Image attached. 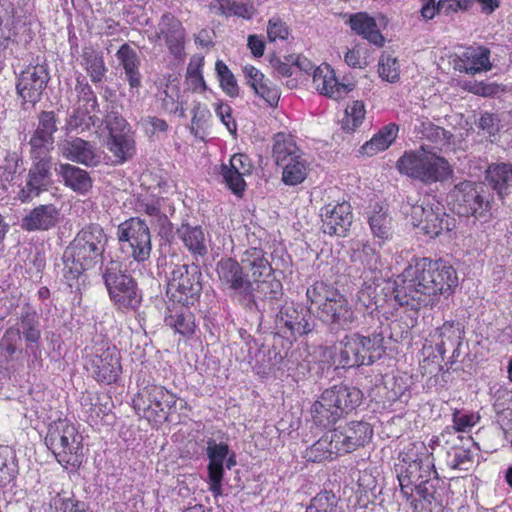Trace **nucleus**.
Segmentation results:
<instances>
[{"label": "nucleus", "mask_w": 512, "mask_h": 512, "mask_svg": "<svg viewBox=\"0 0 512 512\" xmlns=\"http://www.w3.org/2000/svg\"><path fill=\"white\" fill-rule=\"evenodd\" d=\"M49 512H86V505L73 498L57 495L51 500Z\"/></svg>", "instance_id": "nucleus-58"}, {"label": "nucleus", "mask_w": 512, "mask_h": 512, "mask_svg": "<svg viewBox=\"0 0 512 512\" xmlns=\"http://www.w3.org/2000/svg\"><path fill=\"white\" fill-rule=\"evenodd\" d=\"M254 92L261 97L270 106H276L280 99L279 89L273 85L268 79L253 89Z\"/></svg>", "instance_id": "nucleus-63"}, {"label": "nucleus", "mask_w": 512, "mask_h": 512, "mask_svg": "<svg viewBox=\"0 0 512 512\" xmlns=\"http://www.w3.org/2000/svg\"><path fill=\"white\" fill-rule=\"evenodd\" d=\"M486 179L500 196L507 194L512 187V164L504 162L491 164L486 171Z\"/></svg>", "instance_id": "nucleus-45"}, {"label": "nucleus", "mask_w": 512, "mask_h": 512, "mask_svg": "<svg viewBox=\"0 0 512 512\" xmlns=\"http://www.w3.org/2000/svg\"><path fill=\"white\" fill-rule=\"evenodd\" d=\"M411 221L431 238L455 227V219L445 212L444 206L434 197H425L420 204H411Z\"/></svg>", "instance_id": "nucleus-11"}, {"label": "nucleus", "mask_w": 512, "mask_h": 512, "mask_svg": "<svg viewBox=\"0 0 512 512\" xmlns=\"http://www.w3.org/2000/svg\"><path fill=\"white\" fill-rule=\"evenodd\" d=\"M206 444V456L209 460L207 465V484L213 496L218 497L223 493L224 462L229 455L230 449L227 443H218L213 438H209Z\"/></svg>", "instance_id": "nucleus-20"}, {"label": "nucleus", "mask_w": 512, "mask_h": 512, "mask_svg": "<svg viewBox=\"0 0 512 512\" xmlns=\"http://www.w3.org/2000/svg\"><path fill=\"white\" fill-rule=\"evenodd\" d=\"M17 473L14 451L8 446H0V485L5 486L10 483Z\"/></svg>", "instance_id": "nucleus-51"}, {"label": "nucleus", "mask_w": 512, "mask_h": 512, "mask_svg": "<svg viewBox=\"0 0 512 512\" xmlns=\"http://www.w3.org/2000/svg\"><path fill=\"white\" fill-rule=\"evenodd\" d=\"M306 296L320 318L339 328H350L356 315L348 299L332 284L317 281L307 288Z\"/></svg>", "instance_id": "nucleus-4"}, {"label": "nucleus", "mask_w": 512, "mask_h": 512, "mask_svg": "<svg viewBox=\"0 0 512 512\" xmlns=\"http://www.w3.org/2000/svg\"><path fill=\"white\" fill-rule=\"evenodd\" d=\"M216 272L221 286L228 290L231 296L247 302L252 300L255 287L247 278L240 262L233 258L221 259L217 263Z\"/></svg>", "instance_id": "nucleus-18"}, {"label": "nucleus", "mask_w": 512, "mask_h": 512, "mask_svg": "<svg viewBox=\"0 0 512 512\" xmlns=\"http://www.w3.org/2000/svg\"><path fill=\"white\" fill-rule=\"evenodd\" d=\"M252 163L250 158L245 154H234L229 164H222L220 168V175L222 182L232 191L236 196H241L245 190L246 183L244 176L251 174Z\"/></svg>", "instance_id": "nucleus-23"}, {"label": "nucleus", "mask_w": 512, "mask_h": 512, "mask_svg": "<svg viewBox=\"0 0 512 512\" xmlns=\"http://www.w3.org/2000/svg\"><path fill=\"white\" fill-rule=\"evenodd\" d=\"M50 80L46 64L27 66L17 77L16 93L24 109L34 107L40 100Z\"/></svg>", "instance_id": "nucleus-16"}, {"label": "nucleus", "mask_w": 512, "mask_h": 512, "mask_svg": "<svg viewBox=\"0 0 512 512\" xmlns=\"http://www.w3.org/2000/svg\"><path fill=\"white\" fill-rule=\"evenodd\" d=\"M351 29L376 46H382L384 37L377 29L375 20L366 13L353 14L349 19Z\"/></svg>", "instance_id": "nucleus-42"}, {"label": "nucleus", "mask_w": 512, "mask_h": 512, "mask_svg": "<svg viewBox=\"0 0 512 512\" xmlns=\"http://www.w3.org/2000/svg\"><path fill=\"white\" fill-rule=\"evenodd\" d=\"M62 177L64 185L79 194H86L92 187V181L89 174L74 165L60 164L56 169Z\"/></svg>", "instance_id": "nucleus-38"}, {"label": "nucleus", "mask_w": 512, "mask_h": 512, "mask_svg": "<svg viewBox=\"0 0 512 512\" xmlns=\"http://www.w3.org/2000/svg\"><path fill=\"white\" fill-rule=\"evenodd\" d=\"M83 437L73 423L59 419L49 426L45 438L47 447L53 452L57 461L67 467H79L83 458Z\"/></svg>", "instance_id": "nucleus-8"}, {"label": "nucleus", "mask_w": 512, "mask_h": 512, "mask_svg": "<svg viewBox=\"0 0 512 512\" xmlns=\"http://www.w3.org/2000/svg\"><path fill=\"white\" fill-rule=\"evenodd\" d=\"M336 450L345 455L365 446L373 436L371 425L364 421H351L331 430Z\"/></svg>", "instance_id": "nucleus-19"}, {"label": "nucleus", "mask_w": 512, "mask_h": 512, "mask_svg": "<svg viewBox=\"0 0 512 512\" xmlns=\"http://www.w3.org/2000/svg\"><path fill=\"white\" fill-rule=\"evenodd\" d=\"M164 322L166 326L182 336L192 335L196 328L195 317L189 306L175 302L168 306Z\"/></svg>", "instance_id": "nucleus-32"}, {"label": "nucleus", "mask_w": 512, "mask_h": 512, "mask_svg": "<svg viewBox=\"0 0 512 512\" xmlns=\"http://www.w3.org/2000/svg\"><path fill=\"white\" fill-rule=\"evenodd\" d=\"M480 420V416L471 412L455 411L453 414L454 428L458 432H466L474 427Z\"/></svg>", "instance_id": "nucleus-62"}, {"label": "nucleus", "mask_w": 512, "mask_h": 512, "mask_svg": "<svg viewBox=\"0 0 512 512\" xmlns=\"http://www.w3.org/2000/svg\"><path fill=\"white\" fill-rule=\"evenodd\" d=\"M463 445H454L447 451L446 464L448 467L459 471H469L474 464L475 453L471 449L474 442L471 437L466 438Z\"/></svg>", "instance_id": "nucleus-36"}, {"label": "nucleus", "mask_w": 512, "mask_h": 512, "mask_svg": "<svg viewBox=\"0 0 512 512\" xmlns=\"http://www.w3.org/2000/svg\"><path fill=\"white\" fill-rule=\"evenodd\" d=\"M240 264L253 285L269 284L271 288L269 298L277 297L281 290V283L277 280H269L273 276V268L263 249L256 247L246 249L241 255Z\"/></svg>", "instance_id": "nucleus-17"}, {"label": "nucleus", "mask_w": 512, "mask_h": 512, "mask_svg": "<svg viewBox=\"0 0 512 512\" xmlns=\"http://www.w3.org/2000/svg\"><path fill=\"white\" fill-rule=\"evenodd\" d=\"M178 397L175 393L159 384H147L139 389L133 399L136 413L149 422L162 423L176 412Z\"/></svg>", "instance_id": "nucleus-9"}, {"label": "nucleus", "mask_w": 512, "mask_h": 512, "mask_svg": "<svg viewBox=\"0 0 512 512\" xmlns=\"http://www.w3.org/2000/svg\"><path fill=\"white\" fill-rule=\"evenodd\" d=\"M313 87L321 94L337 99L345 91V86L338 82L333 69L328 64L318 66L313 71Z\"/></svg>", "instance_id": "nucleus-35"}, {"label": "nucleus", "mask_w": 512, "mask_h": 512, "mask_svg": "<svg viewBox=\"0 0 512 512\" xmlns=\"http://www.w3.org/2000/svg\"><path fill=\"white\" fill-rule=\"evenodd\" d=\"M463 334L459 323L446 321L431 334V338L435 344V350L443 358L449 349L453 350V354L459 349Z\"/></svg>", "instance_id": "nucleus-31"}, {"label": "nucleus", "mask_w": 512, "mask_h": 512, "mask_svg": "<svg viewBox=\"0 0 512 512\" xmlns=\"http://www.w3.org/2000/svg\"><path fill=\"white\" fill-rule=\"evenodd\" d=\"M215 71L222 90L230 97H237L239 95V86L229 67L222 60H217Z\"/></svg>", "instance_id": "nucleus-53"}, {"label": "nucleus", "mask_w": 512, "mask_h": 512, "mask_svg": "<svg viewBox=\"0 0 512 512\" xmlns=\"http://www.w3.org/2000/svg\"><path fill=\"white\" fill-rule=\"evenodd\" d=\"M314 328L315 321L311 311L294 303H285L275 315V334L287 339L290 343L308 335Z\"/></svg>", "instance_id": "nucleus-12"}, {"label": "nucleus", "mask_w": 512, "mask_h": 512, "mask_svg": "<svg viewBox=\"0 0 512 512\" xmlns=\"http://www.w3.org/2000/svg\"><path fill=\"white\" fill-rule=\"evenodd\" d=\"M267 36L270 42L286 40L289 36V28L282 19L274 16L268 21Z\"/></svg>", "instance_id": "nucleus-61"}, {"label": "nucleus", "mask_w": 512, "mask_h": 512, "mask_svg": "<svg viewBox=\"0 0 512 512\" xmlns=\"http://www.w3.org/2000/svg\"><path fill=\"white\" fill-rule=\"evenodd\" d=\"M368 214V223L372 235L382 245L391 239L393 233V220L388 209L378 203L370 207Z\"/></svg>", "instance_id": "nucleus-33"}, {"label": "nucleus", "mask_w": 512, "mask_h": 512, "mask_svg": "<svg viewBox=\"0 0 512 512\" xmlns=\"http://www.w3.org/2000/svg\"><path fill=\"white\" fill-rule=\"evenodd\" d=\"M20 1L5 0L0 3V50L6 49L11 38L16 35V27L24 18Z\"/></svg>", "instance_id": "nucleus-29"}, {"label": "nucleus", "mask_w": 512, "mask_h": 512, "mask_svg": "<svg viewBox=\"0 0 512 512\" xmlns=\"http://www.w3.org/2000/svg\"><path fill=\"white\" fill-rule=\"evenodd\" d=\"M38 119V126L30 139L31 153L48 155L53 148V135L57 130L56 115L53 111H43Z\"/></svg>", "instance_id": "nucleus-25"}, {"label": "nucleus", "mask_w": 512, "mask_h": 512, "mask_svg": "<svg viewBox=\"0 0 512 512\" xmlns=\"http://www.w3.org/2000/svg\"><path fill=\"white\" fill-rule=\"evenodd\" d=\"M34 163L29 170L28 179L25 187L18 192V198L21 202H29L34 197L40 195L42 191L47 190L51 181V160L47 155L38 156L31 153Z\"/></svg>", "instance_id": "nucleus-21"}, {"label": "nucleus", "mask_w": 512, "mask_h": 512, "mask_svg": "<svg viewBox=\"0 0 512 512\" xmlns=\"http://www.w3.org/2000/svg\"><path fill=\"white\" fill-rule=\"evenodd\" d=\"M107 148L117 164H123L131 159L136 151L133 137L126 132L114 133L109 136Z\"/></svg>", "instance_id": "nucleus-44"}, {"label": "nucleus", "mask_w": 512, "mask_h": 512, "mask_svg": "<svg viewBox=\"0 0 512 512\" xmlns=\"http://www.w3.org/2000/svg\"><path fill=\"white\" fill-rule=\"evenodd\" d=\"M105 123L106 128L109 130V136L114 133H123L128 126L126 120L121 116L117 107L110 103L105 107V115L101 124Z\"/></svg>", "instance_id": "nucleus-55"}, {"label": "nucleus", "mask_w": 512, "mask_h": 512, "mask_svg": "<svg viewBox=\"0 0 512 512\" xmlns=\"http://www.w3.org/2000/svg\"><path fill=\"white\" fill-rule=\"evenodd\" d=\"M379 76L388 82L399 80V64L395 57L389 53H383L379 59Z\"/></svg>", "instance_id": "nucleus-56"}, {"label": "nucleus", "mask_w": 512, "mask_h": 512, "mask_svg": "<svg viewBox=\"0 0 512 512\" xmlns=\"http://www.w3.org/2000/svg\"><path fill=\"white\" fill-rule=\"evenodd\" d=\"M86 369L99 383H115L122 372L120 352L109 343L96 344L89 356Z\"/></svg>", "instance_id": "nucleus-15"}, {"label": "nucleus", "mask_w": 512, "mask_h": 512, "mask_svg": "<svg viewBox=\"0 0 512 512\" xmlns=\"http://www.w3.org/2000/svg\"><path fill=\"white\" fill-rule=\"evenodd\" d=\"M490 51L483 46L466 48L454 61V67L460 72L475 75L492 68Z\"/></svg>", "instance_id": "nucleus-27"}, {"label": "nucleus", "mask_w": 512, "mask_h": 512, "mask_svg": "<svg viewBox=\"0 0 512 512\" xmlns=\"http://www.w3.org/2000/svg\"><path fill=\"white\" fill-rule=\"evenodd\" d=\"M322 231L330 236H345L352 224V207L344 201L321 208Z\"/></svg>", "instance_id": "nucleus-22"}, {"label": "nucleus", "mask_w": 512, "mask_h": 512, "mask_svg": "<svg viewBox=\"0 0 512 512\" xmlns=\"http://www.w3.org/2000/svg\"><path fill=\"white\" fill-rule=\"evenodd\" d=\"M118 241L130 249L131 257L141 263L150 258L152 251L151 234L146 222L139 217H131L118 225Z\"/></svg>", "instance_id": "nucleus-14"}, {"label": "nucleus", "mask_w": 512, "mask_h": 512, "mask_svg": "<svg viewBox=\"0 0 512 512\" xmlns=\"http://www.w3.org/2000/svg\"><path fill=\"white\" fill-rule=\"evenodd\" d=\"M396 167L401 174L424 184L443 182L453 173L451 165L444 157L423 147L404 152L397 160Z\"/></svg>", "instance_id": "nucleus-7"}, {"label": "nucleus", "mask_w": 512, "mask_h": 512, "mask_svg": "<svg viewBox=\"0 0 512 512\" xmlns=\"http://www.w3.org/2000/svg\"><path fill=\"white\" fill-rule=\"evenodd\" d=\"M438 486L439 478L437 476V471L435 470V474L420 479L416 484L414 492H416L425 501L431 502L432 500L437 499Z\"/></svg>", "instance_id": "nucleus-57"}, {"label": "nucleus", "mask_w": 512, "mask_h": 512, "mask_svg": "<svg viewBox=\"0 0 512 512\" xmlns=\"http://www.w3.org/2000/svg\"><path fill=\"white\" fill-rule=\"evenodd\" d=\"M338 501L332 491H321L311 500L305 512H337Z\"/></svg>", "instance_id": "nucleus-54"}, {"label": "nucleus", "mask_w": 512, "mask_h": 512, "mask_svg": "<svg viewBox=\"0 0 512 512\" xmlns=\"http://www.w3.org/2000/svg\"><path fill=\"white\" fill-rule=\"evenodd\" d=\"M76 90L78 91L79 101L83 103L81 106H87L92 111L99 110L97 97L87 82L77 79Z\"/></svg>", "instance_id": "nucleus-60"}, {"label": "nucleus", "mask_w": 512, "mask_h": 512, "mask_svg": "<svg viewBox=\"0 0 512 512\" xmlns=\"http://www.w3.org/2000/svg\"><path fill=\"white\" fill-rule=\"evenodd\" d=\"M155 38H163L172 55H181L184 49L185 30L182 23L172 14L165 13L161 16Z\"/></svg>", "instance_id": "nucleus-26"}, {"label": "nucleus", "mask_w": 512, "mask_h": 512, "mask_svg": "<svg viewBox=\"0 0 512 512\" xmlns=\"http://www.w3.org/2000/svg\"><path fill=\"white\" fill-rule=\"evenodd\" d=\"M116 58L123 67L125 78L128 81L131 90L138 91L142 83L140 73V59L137 52L127 43L120 46L116 52Z\"/></svg>", "instance_id": "nucleus-34"}, {"label": "nucleus", "mask_w": 512, "mask_h": 512, "mask_svg": "<svg viewBox=\"0 0 512 512\" xmlns=\"http://www.w3.org/2000/svg\"><path fill=\"white\" fill-rule=\"evenodd\" d=\"M363 400V393L354 386L344 384L326 389L311 407L314 422L323 427L336 423L355 410Z\"/></svg>", "instance_id": "nucleus-5"}, {"label": "nucleus", "mask_w": 512, "mask_h": 512, "mask_svg": "<svg viewBox=\"0 0 512 512\" xmlns=\"http://www.w3.org/2000/svg\"><path fill=\"white\" fill-rule=\"evenodd\" d=\"M464 89L475 95L489 97L498 93L499 87L495 83L468 81L463 85Z\"/></svg>", "instance_id": "nucleus-64"}, {"label": "nucleus", "mask_w": 512, "mask_h": 512, "mask_svg": "<svg viewBox=\"0 0 512 512\" xmlns=\"http://www.w3.org/2000/svg\"><path fill=\"white\" fill-rule=\"evenodd\" d=\"M136 210L144 213L161 226L168 223L167 216L161 211V200L154 197L139 198L136 202Z\"/></svg>", "instance_id": "nucleus-52"}, {"label": "nucleus", "mask_w": 512, "mask_h": 512, "mask_svg": "<svg viewBox=\"0 0 512 512\" xmlns=\"http://www.w3.org/2000/svg\"><path fill=\"white\" fill-rule=\"evenodd\" d=\"M81 64L93 83H100L103 80L107 68L101 53L92 48H84Z\"/></svg>", "instance_id": "nucleus-50"}, {"label": "nucleus", "mask_w": 512, "mask_h": 512, "mask_svg": "<svg viewBox=\"0 0 512 512\" xmlns=\"http://www.w3.org/2000/svg\"><path fill=\"white\" fill-rule=\"evenodd\" d=\"M211 9L219 15L250 20L256 13L252 0H214Z\"/></svg>", "instance_id": "nucleus-37"}, {"label": "nucleus", "mask_w": 512, "mask_h": 512, "mask_svg": "<svg viewBox=\"0 0 512 512\" xmlns=\"http://www.w3.org/2000/svg\"><path fill=\"white\" fill-rule=\"evenodd\" d=\"M394 298L412 310L434 306L441 295L448 297L458 285L452 265L427 257L413 259L395 280Z\"/></svg>", "instance_id": "nucleus-1"}, {"label": "nucleus", "mask_w": 512, "mask_h": 512, "mask_svg": "<svg viewBox=\"0 0 512 512\" xmlns=\"http://www.w3.org/2000/svg\"><path fill=\"white\" fill-rule=\"evenodd\" d=\"M93 111L87 106H79L67 118L64 130L66 134L70 133H84L89 131L92 127H99L101 119L96 115H91Z\"/></svg>", "instance_id": "nucleus-41"}, {"label": "nucleus", "mask_w": 512, "mask_h": 512, "mask_svg": "<svg viewBox=\"0 0 512 512\" xmlns=\"http://www.w3.org/2000/svg\"><path fill=\"white\" fill-rule=\"evenodd\" d=\"M201 272L196 265H175L168 279V293L172 301L192 306L198 301L201 291Z\"/></svg>", "instance_id": "nucleus-13"}, {"label": "nucleus", "mask_w": 512, "mask_h": 512, "mask_svg": "<svg viewBox=\"0 0 512 512\" xmlns=\"http://www.w3.org/2000/svg\"><path fill=\"white\" fill-rule=\"evenodd\" d=\"M384 336L382 333H373L371 336H362L357 334L358 350L363 356L364 365H371L380 359L385 352Z\"/></svg>", "instance_id": "nucleus-46"}, {"label": "nucleus", "mask_w": 512, "mask_h": 512, "mask_svg": "<svg viewBox=\"0 0 512 512\" xmlns=\"http://www.w3.org/2000/svg\"><path fill=\"white\" fill-rule=\"evenodd\" d=\"M177 233L184 246L194 257H203L207 254V240L200 226L184 224Z\"/></svg>", "instance_id": "nucleus-39"}, {"label": "nucleus", "mask_w": 512, "mask_h": 512, "mask_svg": "<svg viewBox=\"0 0 512 512\" xmlns=\"http://www.w3.org/2000/svg\"><path fill=\"white\" fill-rule=\"evenodd\" d=\"M60 218L59 209L53 204H41L30 210L21 221V228L28 232L48 231Z\"/></svg>", "instance_id": "nucleus-28"}, {"label": "nucleus", "mask_w": 512, "mask_h": 512, "mask_svg": "<svg viewBox=\"0 0 512 512\" xmlns=\"http://www.w3.org/2000/svg\"><path fill=\"white\" fill-rule=\"evenodd\" d=\"M357 333L345 336L339 343L338 363L343 368L364 365V357L358 350Z\"/></svg>", "instance_id": "nucleus-48"}, {"label": "nucleus", "mask_w": 512, "mask_h": 512, "mask_svg": "<svg viewBox=\"0 0 512 512\" xmlns=\"http://www.w3.org/2000/svg\"><path fill=\"white\" fill-rule=\"evenodd\" d=\"M336 449L333 434L331 430H329L318 441L306 449L304 458L311 462L332 460L341 456V453Z\"/></svg>", "instance_id": "nucleus-43"}, {"label": "nucleus", "mask_w": 512, "mask_h": 512, "mask_svg": "<svg viewBox=\"0 0 512 512\" xmlns=\"http://www.w3.org/2000/svg\"><path fill=\"white\" fill-rule=\"evenodd\" d=\"M346 119L344 122L345 128L348 130H355L359 127L365 118V106L362 101H353L345 110Z\"/></svg>", "instance_id": "nucleus-59"}, {"label": "nucleus", "mask_w": 512, "mask_h": 512, "mask_svg": "<svg viewBox=\"0 0 512 512\" xmlns=\"http://www.w3.org/2000/svg\"><path fill=\"white\" fill-rule=\"evenodd\" d=\"M395 473L401 494L407 501L412 500L416 484L420 479L435 474L433 453L423 442L410 444L400 454L399 461L395 464Z\"/></svg>", "instance_id": "nucleus-6"}, {"label": "nucleus", "mask_w": 512, "mask_h": 512, "mask_svg": "<svg viewBox=\"0 0 512 512\" xmlns=\"http://www.w3.org/2000/svg\"><path fill=\"white\" fill-rule=\"evenodd\" d=\"M351 260L370 272L377 271L381 265L379 253L368 242H357L352 249Z\"/></svg>", "instance_id": "nucleus-49"}, {"label": "nucleus", "mask_w": 512, "mask_h": 512, "mask_svg": "<svg viewBox=\"0 0 512 512\" xmlns=\"http://www.w3.org/2000/svg\"><path fill=\"white\" fill-rule=\"evenodd\" d=\"M103 280L113 304L121 311H135L141 304L142 294L136 281L117 261H110L103 271Z\"/></svg>", "instance_id": "nucleus-10"}, {"label": "nucleus", "mask_w": 512, "mask_h": 512, "mask_svg": "<svg viewBox=\"0 0 512 512\" xmlns=\"http://www.w3.org/2000/svg\"><path fill=\"white\" fill-rule=\"evenodd\" d=\"M273 158L276 165H281L303 155V151L297 146L294 137L287 133H277L273 139Z\"/></svg>", "instance_id": "nucleus-40"}, {"label": "nucleus", "mask_w": 512, "mask_h": 512, "mask_svg": "<svg viewBox=\"0 0 512 512\" xmlns=\"http://www.w3.org/2000/svg\"><path fill=\"white\" fill-rule=\"evenodd\" d=\"M278 166L282 168V181L288 186H296L303 183L310 169V163L305 155L293 158V160Z\"/></svg>", "instance_id": "nucleus-47"}, {"label": "nucleus", "mask_w": 512, "mask_h": 512, "mask_svg": "<svg viewBox=\"0 0 512 512\" xmlns=\"http://www.w3.org/2000/svg\"><path fill=\"white\" fill-rule=\"evenodd\" d=\"M41 322L36 309L26 303L21 307L15 325L9 326L0 339V364L7 365L19 350L18 346L23 339L25 351L30 357L29 365L40 367L42 362Z\"/></svg>", "instance_id": "nucleus-2"}, {"label": "nucleus", "mask_w": 512, "mask_h": 512, "mask_svg": "<svg viewBox=\"0 0 512 512\" xmlns=\"http://www.w3.org/2000/svg\"><path fill=\"white\" fill-rule=\"evenodd\" d=\"M60 150L64 158L85 166H93L98 163L95 147L88 141L78 137H70L60 144Z\"/></svg>", "instance_id": "nucleus-30"}, {"label": "nucleus", "mask_w": 512, "mask_h": 512, "mask_svg": "<svg viewBox=\"0 0 512 512\" xmlns=\"http://www.w3.org/2000/svg\"><path fill=\"white\" fill-rule=\"evenodd\" d=\"M454 196L459 205V214L481 217L489 206V201L478 190V186L470 181L459 183L455 187Z\"/></svg>", "instance_id": "nucleus-24"}, {"label": "nucleus", "mask_w": 512, "mask_h": 512, "mask_svg": "<svg viewBox=\"0 0 512 512\" xmlns=\"http://www.w3.org/2000/svg\"><path fill=\"white\" fill-rule=\"evenodd\" d=\"M106 243V234L98 224H91L78 232L63 254V275L70 287L71 281L102 261Z\"/></svg>", "instance_id": "nucleus-3"}]
</instances>
